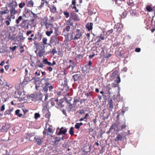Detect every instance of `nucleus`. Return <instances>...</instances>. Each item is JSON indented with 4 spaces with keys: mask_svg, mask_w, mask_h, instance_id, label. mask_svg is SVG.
<instances>
[{
    "mask_svg": "<svg viewBox=\"0 0 155 155\" xmlns=\"http://www.w3.org/2000/svg\"><path fill=\"white\" fill-rule=\"evenodd\" d=\"M8 5L9 7L11 8L10 9L11 16H13L15 14L18 13V11L15 9V8L17 7L18 5L16 1L12 0V2L9 3L8 4Z\"/></svg>",
    "mask_w": 155,
    "mask_h": 155,
    "instance_id": "obj_1",
    "label": "nucleus"
},
{
    "mask_svg": "<svg viewBox=\"0 0 155 155\" xmlns=\"http://www.w3.org/2000/svg\"><path fill=\"white\" fill-rule=\"evenodd\" d=\"M10 127V126L8 124L3 123L0 125V131L7 132Z\"/></svg>",
    "mask_w": 155,
    "mask_h": 155,
    "instance_id": "obj_2",
    "label": "nucleus"
},
{
    "mask_svg": "<svg viewBox=\"0 0 155 155\" xmlns=\"http://www.w3.org/2000/svg\"><path fill=\"white\" fill-rule=\"evenodd\" d=\"M76 32L73 38H72V39H73L75 41L78 39H80L82 38V35L83 32L80 29H77L76 30Z\"/></svg>",
    "mask_w": 155,
    "mask_h": 155,
    "instance_id": "obj_3",
    "label": "nucleus"
},
{
    "mask_svg": "<svg viewBox=\"0 0 155 155\" xmlns=\"http://www.w3.org/2000/svg\"><path fill=\"white\" fill-rule=\"evenodd\" d=\"M123 28V25L121 23H118L116 24L114 27V31L119 33L122 31Z\"/></svg>",
    "mask_w": 155,
    "mask_h": 155,
    "instance_id": "obj_4",
    "label": "nucleus"
},
{
    "mask_svg": "<svg viewBox=\"0 0 155 155\" xmlns=\"http://www.w3.org/2000/svg\"><path fill=\"white\" fill-rule=\"evenodd\" d=\"M50 85V84L49 82L45 83V86L43 87V90L44 91L47 92L48 91V88L50 91L53 88V86L51 85L49 86Z\"/></svg>",
    "mask_w": 155,
    "mask_h": 155,
    "instance_id": "obj_5",
    "label": "nucleus"
},
{
    "mask_svg": "<svg viewBox=\"0 0 155 155\" xmlns=\"http://www.w3.org/2000/svg\"><path fill=\"white\" fill-rule=\"evenodd\" d=\"M30 15V10L27 8H25L23 12L22 16L23 17L28 18Z\"/></svg>",
    "mask_w": 155,
    "mask_h": 155,
    "instance_id": "obj_6",
    "label": "nucleus"
},
{
    "mask_svg": "<svg viewBox=\"0 0 155 155\" xmlns=\"http://www.w3.org/2000/svg\"><path fill=\"white\" fill-rule=\"evenodd\" d=\"M70 18L76 21H79L80 20L78 15L74 12L71 13V16Z\"/></svg>",
    "mask_w": 155,
    "mask_h": 155,
    "instance_id": "obj_7",
    "label": "nucleus"
},
{
    "mask_svg": "<svg viewBox=\"0 0 155 155\" xmlns=\"http://www.w3.org/2000/svg\"><path fill=\"white\" fill-rule=\"evenodd\" d=\"M114 130V131H115L116 133L119 131V129L118 126L116 124H113L110 128V130Z\"/></svg>",
    "mask_w": 155,
    "mask_h": 155,
    "instance_id": "obj_8",
    "label": "nucleus"
},
{
    "mask_svg": "<svg viewBox=\"0 0 155 155\" xmlns=\"http://www.w3.org/2000/svg\"><path fill=\"white\" fill-rule=\"evenodd\" d=\"M114 103L111 98L108 99L107 105L108 106L109 108L111 111H112L114 108Z\"/></svg>",
    "mask_w": 155,
    "mask_h": 155,
    "instance_id": "obj_9",
    "label": "nucleus"
},
{
    "mask_svg": "<svg viewBox=\"0 0 155 155\" xmlns=\"http://www.w3.org/2000/svg\"><path fill=\"white\" fill-rule=\"evenodd\" d=\"M34 139L35 140L37 144L39 145H41L43 142V138H40L38 137H34Z\"/></svg>",
    "mask_w": 155,
    "mask_h": 155,
    "instance_id": "obj_10",
    "label": "nucleus"
},
{
    "mask_svg": "<svg viewBox=\"0 0 155 155\" xmlns=\"http://www.w3.org/2000/svg\"><path fill=\"white\" fill-rule=\"evenodd\" d=\"M47 20H46L45 22V26L46 27V28L47 29H48L49 28H50V30H51V29H52V28L54 27V25L53 24L51 23V22H48L47 21Z\"/></svg>",
    "mask_w": 155,
    "mask_h": 155,
    "instance_id": "obj_11",
    "label": "nucleus"
},
{
    "mask_svg": "<svg viewBox=\"0 0 155 155\" xmlns=\"http://www.w3.org/2000/svg\"><path fill=\"white\" fill-rule=\"evenodd\" d=\"M67 132V129L65 128L61 127L60 129L59 132L57 134L58 135L61 134H65Z\"/></svg>",
    "mask_w": 155,
    "mask_h": 155,
    "instance_id": "obj_12",
    "label": "nucleus"
},
{
    "mask_svg": "<svg viewBox=\"0 0 155 155\" xmlns=\"http://www.w3.org/2000/svg\"><path fill=\"white\" fill-rule=\"evenodd\" d=\"M27 20H24L21 22L20 24V26H21V28H28V23L27 22Z\"/></svg>",
    "mask_w": 155,
    "mask_h": 155,
    "instance_id": "obj_13",
    "label": "nucleus"
},
{
    "mask_svg": "<svg viewBox=\"0 0 155 155\" xmlns=\"http://www.w3.org/2000/svg\"><path fill=\"white\" fill-rule=\"evenodd\" d=\"M48 7L50 8V11L51 13L54 14L57 12V8L54 5H53L50 7V5H48Z\"/></svg>",
    "mask_w": 155,
    "mask_h": 155,
    "instance_id": "obj_14",
    "label": "nucleus"
},
{
    "mask_svg": "<svg viewBox=\"0 0 155 155\" xmlns=\"http://www.w3.org/2000/svg\"><path fill=\"white\" fill-rule=\"evenodd\" d=\"M51 39L52 42H54L55 44H58L59 42V39L56 36L53 35L52 36Z\"/></svg>",
    "mask_w": 155,
    "mask_h": 155,
    "instance_id": "obj_15",
    "label": "nucleus"
},
{
    "mask_svg": "<svg viewBox=\"0 0 155 155\" xmlns=\"http://www.w3.org/2000/svg\"><path fill=\"white\" fill-rule=\"evenodd\" d=\"M43 47L44 48L46 46L50 45L49 44H48L47 43L48 39L46 37H43L42 38Z\"/></svg>",
    "mask_w": 155,
    "mask_h": 155,
    "instance_id": "obj_16",
    "label": "nucleus"
},
{
    "mask_svg": "<svg viewBox=\"0 0 155 155\" xmlns=\"http://www.w3.org/2000/svg\"><path fill=\"white\" fill-rule=\"evenodd\" d=\"M118 73L117 70H115L110 75V79H113L115 78V76L117 75Z\"/></svg>",
    "mask_w": 155,
    "mask_h": 155,
    "instance_id": "obj_17",
    "label": "nucleus"
},
{
    "mask_svg": "<svg viewBox=\"0 0 155 155\" xmlns=\"http://www.w3.org/2000/svg\"><path fill=\"white\" fill-rule=\"evenodd\" d=\"M93 25V23H88L86 25V27L88 31H90L92 29Z\"/></svg>",
    "mask_w": 155,
    "mask_h": 155,
    "instance_id": "obj_18",
    "label": "nucleus"
},
{
    "mask_svg": "<svg viewBox=\"0 0 155 155\" xmlns=\"http://www.w3.org/2000/svg\"><path fill=\"white\" fill-rule=\"evenodd\" d=\"M55 101L56 102V104L57 105V107H63V106L62 102V101L61 100H60L58 101V99H56L55 100Z\"/></svg>",
    "mask_w": 155,
    "mask_h": 155,
    "instance_id": "obj_19",
    "label": "nucleus"
},
{
    "mask_svg": "<svg viewBox=\"0 0 155 155\" xmlns=\"http://www.w3.org/2000/svg\"><path fill=\"white\" fill-rule=\"evenodd\" d=\"M69 63H71V64L69 65L67 67V68H70L71 67L72 69H73L74 68L75 66V63L74 62H73L72 60H70L69 61Z\"/></svg>",
    "mask_w": 155,
    "mask_h": 155,
    "instance_id": "obj_20",
    "label": "nucleus"
},
{
    "mask_svg": "<svg viewBox=\"0 0 155 155\" xmlns=\"http://www.w3.org/2000/svg\"><path fill=\"white\" fill-rule=\"evenodd\" d=\"M34 5V2L32 0H30L28 1L26 3V5L27 6L29 7H33Z\"/></svg>",
    "mask_w": 155,
    "mask_h": 155,
    "instance_id": "obj_21",
    "label": "nucleus"
},
{
    "mask_svg": "<svg viewBox=\"0 0 155 155\" xmlns=\"http://www.w3.org/2000/svg\"><path fill=\"white\" fill-rule=\"evenodd\" d=\"M45 48L43 47L39 51L38 55L39 57H41L43 56L44 53L45 52Z\"/></svg>",
    "mask_w": 155,
    "mask_h": 155,
    "instance_id": "obj_22",
    "label": "nucleus"
},
{
    "mask_svg": "<svg viewBox=\"0 0 155 155\" xmlns=\"http://www.w3.org/2000/svg\"><path fill=\"white\" fill-rule=\"evenodd\" d=\"M66 25H68L73 27V23L72 19L70 18L66 21Z\"/></svg>",
    "mask_w": 155,
    "mask_h": 155,
    "instance_id": "obj_23",
    "label": "nucleus"
},
{
    "mask_svg": "<svg viewBox=\"0 0 155 155\" xmlns=\"http://www.w3.org/2000/svg\"><path fill=\"white\" fill-rule=\"evenodd\" d=\"M31 15H32V17L34 18L33 19H32L31 21H33L35 20L38 18V16L37 14H35L33 12H31Z\"/></svg>",
    "mask_w": 155,
    "mask_h": 155,
    "instance_id": "obj_24",
    "label": "nucleus"
},
{
    "mask_svg": "<svg viewBox=\"0 0 155 155\" xmlns=\"http://www.w3.org/2000/svg\"><path fill=\"white\" fill-rule=\"evenodd\" d=\"M73 78L74 79V81H77L80 78V76L79 74H75L72 76Z\"/></svg>",
    "mask_w": 155,
    "mask_h": 155,
    "instance_id": "obj_25",
    "label": "nucleus"
},
{
    "mask_svg": "<svg viewBox=\"0 0 155 155\" xmlns=\"http://www.w3.org/2000/svg\"><path fill=\"white\" fill-rule=\"evenodd\" d=\"M20 110L19 109L17 110L15 112V114L19 117H21L22 116V114L20 113Z\"/></svg>",
    "mask_w": 155,
    "mask_h": 155,
    "instance_id": "obj_26",
    "label": "nucleus"
},
{
    "mask_svg": "<svg viewBox=\"0 0 155 155\" xmlns=\"http://www.w3.org/2000/svg\"><path fill=\"white\" fill-rule=\"evenodd\" d=\"M54 143L55 145H57L58 143L61 140L60 138L58 137H56L54 138Z\"/></svg>",
    "mask_w": 155,
    "mask_h": 155,
    "instance_id": "obj_27",
    "label": "nucleus"
},
{
    "mask_svg": "<svg viewBox=\"0 0 155 155\" xmlns=\"http://www.w3.org/2000/svg\"><path fill=\"white\" fill-rule=\"evenodd\" d=\"M123 137L120 134H119L117 136L116 138L115 139L116 141H118L119 140H121L122 139Z\"/></svg>",
    "mask_w": 155,
    "mask_h": 155,
    "instance_id": "obj_28",
    "label": "nucleus"
},
{
    "mask_svg": "<svg viewBox=\"0 0 155 155\" xmlns=\"http://www.w3.org/2000/svg\"><path fill=\"white\" fill-rule=\"evenodd\" d=\"M22 19V17L21 16H20L15 21L17 24H18L21 21Z\"/></svg>",
    "mask_w": 155,
    "mask_h": 155,
    "instance_id": "obj_29",
    "label": "nucleus"
},
{
    "mask_svg": "<svg viewBox=\"0 0 155 155\" xmlns=\"http://www.w3.org/2000/svg\"><path fill=\"white\" fill-rule=\"evenodd\" d=\"M50 30V31H47L46 32V34L48 36H50L51 34L53 33L52 29H51V30Z\"/></svg>",
    "mask_w": 155,
    "mask_h": 155,
    "instance_id": "obj_30",
    "label": "nucleus"
},
{
    "mask_svg": "<svg viewBox=\"0 0 155 155\" xmlns=\"http://www.w3.org/2000/svg\"><path fill=\"white\" fill-rule=\"evenodd\" d=\"M14 109V108H12L8 110H7L5 111V113L6 114H8V115L11 114V112L13 111Z\"/></svg>",
    "mask_w": 155,
    "mask_h": 155,
    "instance_id": "obj_31",
    "label": "nucleus"
},
{
    "mask_svg": "<svg viewBox=\"0 0 155 155\" xmlns=\"http://www.w3.org/2000/svg\"><path fill=\"white\" fill-rule=\"evenodd\" d=\"M73 108V105L71 104H69L68 105V107L67 108L68 111L70 112L72 110V109Z\"/></svg>",
    "mask_w": 155,
    "mask_h": 155,
    "instance_id": "obj_32",
    "label": "nucleus"
},
{
    "mask_svg": "<svg viewBox=\"0 0 155 155\" xmlns=\"http://www.w3.org/2000/svg\"><path fill=\"white\" fill-rule=\"evenodd\" d=\"M25 4L24 2H21L19 4L18 6L20 8H22L25 5Z\"/></svg>",
    "mask_w": 155,
    "mask_h": 155,
    "instance_id": "obj_33",
    "label": "nucleus"
},
{
    "mask_svg": "<svg viewBox=\"0 0 155 155\" xmlns=\"http://www.w3.org/2000/svg\"><path fill=\"white\" fill-rule=\"evenodd\" d=\"M45 4V0H41V5L38 7V8L40 9H41L43 7Z\"/></svg>",
    "mask_w": 155,
    "mask_h": 155,
    "instance_id": "obj_34",
    "label": "nucleus"
},
{
    "mask_svg": "<svg viewBox=\"0 0 155 155\" xmlns=\"http://www.w3.org/2000/svg\"><path fill=\"white\" fill-rule=\"evenodd\" d=\"M110 85L109 84L107 85L106 87V90L108 92L109 94L110 95L111 94L110 92V90L111 89V87L110 86Z\"/></svg>",
    "mask_w": 155,
    "mask_h": 155,
    "instance_id": "obj_35",
    "label": "nucleus"
},
{
    "mask_svg": "<svg viewBox=\"0 0 155 155\" xmlns=\"http://www.w3.org/2000/svg\"><path fill=\"white\" fill-rule=\"evenodd\" d=\"M69 133L71 135H72L74 134V131L73 127H71L70 128V130L69 131Z\"/></svg>",
    "mask_w": 155,
    "mask_h": 155,
    "instance_id": "obj_36",
    "label": "nucleus"
},
{
    "mask_svg": "<svg viewBox=\"0 0 155 155\" xmlns=\"http://www.w3.org/2000/svg\"><path fill=\"white\" fill-rule=\"evenodd\" d=\"M124 1V0H116L115 3L118 5H120L122 3V2Z\"/></svg>",
    "mask_w": 155,
    "mask_h": 155,
    "instance_id": "obj_37",
    "label": "nucleus"
},
{
    "mask_svg": "<svg viewBox=\"0 0 155 155\" xmlns=\"http://www.w3.org/2000/svg\"><path fill=\"white\" fill-rule=\"evenodd\" d=\"M70 29V26L67 25V26H66L65 28H64L63 30L64 31H66L67 32L69 31Z\"/></svg>",
    "mask_w": 155,
    "mask_h": 155,
    "instance_id": "obj_38",
    "label": "nucleus"
},
{
    "mask_svg": "<svg viewBox=\"0 0 155 155\" xmlns=\"http://www.w3.org/2000/svg\"><path fill=\"white\" fill-rule=\"evenodd\" d=\"M64 14L66 18H68L69 16V13L67 11H64Z\"/></svg>",
    "mask_w": 155,
    "mask_h": 155,
    "instance_id": "obj_39",
    "label": "nucleus"
},
{
    "mask_svg": "<svg viewBox=\"0 0 155 155\" xmlns=\"http://www.w3.org/2000/svg\"><path fill=\"white\" fill-rule=\"evenodd\" d=\"M146 9L147 10L148 12H151L153 10L152 8L149 5H147L146 7Z\"/></svg>",
    "mask_w": 155,
    "mask_h": 155,
    "instance_id": "obj_40",
    "label": "nucleus"
},
{
    "mask_svg": "<svg viewBox=\"0 0 155 155\" xmlns=\"http://www.w3.org/2000/svg\"><path fill=\"white\" fill-rule=\"evenodd\" d=\"M127 127V125L126 122L124 123L122 125L121 127V130H123L126 128Z\"/></svg>",
    "mask_w": 155,
    "mask_h": 155,
    "instance_id": "obj_41",
    "label": "nucleus"
},
{
    "mask_svg": "<svg viewBox=\"0 0 155 155\" xmlns=\"http://www.w3.org/2000/svg\"><path fill=\"white\" fill-rule=\"evenodd\" d=\"M51 53L53 55H54V54L57 53V51L55 48L53 49L51 51Z\"/></svg>",
    "mask_w": 155,
    "mask_h": 155,
    "instance_id": "obj_42",
    "label": "nucleus"
},
{
    "mask_svg": "<svg viewBox=\"0 0 155 155\" xmlns=\"http://www.w3.org/2000/svg\"><path fill=\"white\" fill-rule=\"evenodd\" d=\"M115 81H116V82L118 84L120 82V78L119 76H118L117 77Z\"/></svg>",
    "mask_w": 155,
    "mask_h": 155,
    "instance_id": "obj_43",
    "label": "nucleus"
},
{
    "mask_svg": "<svg viewBox=\"0 0 155 155\" xmlns=\"http://www.w3.org/2000/svg\"><path fill=\"white\" fill-rule=\"evenodd\" d=\"M9 11L7 9L5 10L4 11H2L1 12V14L2 15H3V14H5L7 13H9Z\"/></svg>",
    "mask_w": 155,
    "mask_h": 155,
    "instance_id": "obj_44",
    "label": "nucleus"
},
{
    "mask_svg": "<svg viewBox=\"0 0 155 155\" xmlns=\"http://www.w3.org/2000/svg\"><path fill=\"white\" fill-rule=\"evenodd\" d=\"M40 117V115L39 113H35V119H37L39 117Z\"/></svg>",
    "mask_w": 155,
    "mask_h": 155,
    "instance_id": "obj_45",
    "label": "nucleus"
},
{
    "mask_svg": "<svg viewBox=\"0 0 155 155\" xmlns=\"http://www.w3.org/2000/svg\"><path fill=\"white\" fill-rule=\"evenodd\" d=\"M91 64H92L91 62V61H89L88 64H87V65H85V66L86 67H88L89 68H90Z\"/></svg>",
    "mask_w": 155,
    "mask_h": 155,
    "instance_id": "obj_46",
    "label": "nucleus"
},
{
    "mask_svg": "<svg viewBox=\"0 0 155 155\" xmlns=\"http://www.w3.org/2000/svg\"><path fill=\"white\" fill-rule=\"evenodd\" d=\"M50 22L53 23V22L55 21V20L54 19V16H50Z\"/></svg>",
    "mask_w": 155,
    "mask_h": 155,
    "instance_id": "obj_47",
    "label": "nucleus"
},
{
    "mask_svg": "<svg viewBox=\"0 0 155 155\" xmlns=\"http://www.w3.org/2000/svg\"><path fill=\"white\" fill-rule=\"evenodd\" d=\"M18 46H14V47H10V49H11L12 51H15L16 48H18Z\"/></svg>",
    "mask_w": 155,
    "mask_h": 155,
    "instance_id": "obj_48",
    "label": "nucleus"
},
{
    "mask_svg": "<svg viewBox=\"0 0 155 155\" xmlns=\"http://www.w3.org/2000/svg\"><path fill=\"white\" fill-rule=\"evenodd\" d=\"M48 61L47 59H44L43 60V63L45 64H47Z\"/></svg>",
    "mask_w": 155,
    "mask_h": 155,
    "instance_id": "obj_49",
    "label": "nucleus"
},
{
    "mask_svg": "<svg viewBox=\"0 0 155 155\" xmlns=\"http://www.w3.org/2000/svg\"><path fill=\"white\" fill-rule=\"evenodd\" d=\"M39 64L37 65V66L38 67L40 68H42L44 66V65L42 63L40 62Z\"/></svg>",
    "mask_w": 155,
    "mask_h": 155,
    "instance_id": "obj_50",
    "label": "nucleus"
},
{
    "mask_svg": "<svg viewBox=\"0 0 155 155\" xmlns=\"http://www.w3.org/2000/svg\"><path fill=\"white\" fill-rule=\"evenodd\" d=\"M80 126L79 125L78 123H76L75 125V128L78 130L80 127Z\"/></svg>",
    "mask_w": 155,
    "mask_h": 155,
    "instance_id": "obj_51",
    "label": "nucleus"
},
{
    "mask_svg": "<svg viewBox=\"0 0 155 155\" xmlns=\"http://www.w3.org/2000/svg\"><path fill=\"white\" fill-rule=\"evenodd\" d=\"M72 8L73 9H74V10H75L76 12H79V10L76 7V5L72 7Z\"/></svg>",
    "mask_w": 155,
    "mask_h": 155,
    "instance_id": "obj_52",
    "label": "nucleus"
},
{
    "mask_svg": "<svg viewBox=\"0 0 155 155\" xmlns=\"http://www.w3.org/2000/svg\"><path fill=\"white\" fill-rule=\"evenodd\" d=\"M85 113V111L83 109H82L80 110V112H79V114H82Z\"/></svg>",
    "mask_w": 155,
    "mask_h": 155,
    "instance_id": "obj_53",
    "label": "nucleus"
},
{
    "mask_svg": "<svg viewBox=\"0 0 155 155\" xmlns=\"http://www.w3.org/2000/svg\"><path fill=\"white\" fill-rule=\"evenodd\" d=\"M98 38H100L101 40L104 39V36H102V34H101L100 36H98Z\"/></svg>",
    "mask_w": 155,
    "mask_h": 155,
    "instance_id": "obj_54",
    "label": "nucleus"
},
{
    "mask_svg": "<svg viewBox=\"0 0 155 155\" xmlns=\"http://www.w3.org/2000/svg\"><path fill=\"white\" fill-rule=\"evenodd\" d=\"M5 110V105L3 104L0 108V110L1 111H3Z\"/></svg>",
    "mask_w": 155,
    "mask_h": 155,
    "instance_id": "obj_55",
    "label": "nucleus"
},
{
    "mask_svg": "<svg viewBox=\"0 0 155 155\" xmlns=\"http://www.w3.org/2000/svg\"><path fill=\"white\" fill-rule=\"evenodd\" d=\"M46 68L50 72L51 71L53 70L52 68L51 67H47Z\"/></svg>",
    "mask_w": 155,
    "mask_h": 155,
    "instance_id": "obj_56",
    "label": "nucleus"
},
{
    "mask_svg": "<svg viewBox=\"0 0 155 155\" xmlns=\"http://www.w3.org/2000/svg\"><path fill=\"white\" fill-rule=\"evenodd\" d=\"M47 131L48 132H49L50 133H53L52 131V129L50 127H48V129H47Z\"/></svg>",
    "mask_w": 155,
    "mask_h": 155,
    "instance_id": "obj_57",
    "label": "nucleus"
},
{
    "mask_svg": "<svg viewBox=\"0 0 155 155\" xmlns=\"http://www.w3.org/2000/svg\"><path fill=\"white\" fill-rule=\"evenodd\" d=\"M76 0H73L72 2V5L74 6L76 5Z\"/></svg>",
    "mask_w": 155,
    "mask_h": 155,
    "instance_id": "obj_58",
    "label": "nucleus"
},
{
    "mask_svg": "<svg viewBox=\"0 0 155 155\" xmlns=\"http://www.w3.org/2000/svg\"><path fill=\"white\" fill-rule=\"evenodd\" d=\"M32 32L31 30H29L27 31L26 32V35L28 36L29 34H31Z\"/></svg>",
    "mask_w": 155,
    "mask_h": 155,
    "instance_id": "obj_59",
    "label": "nucleus"
},
{
    "mask_svg": "<svg viewBox=\"0 0 155 155\" xmlns=\"http://www.w3.org/2000/svg\"><path fill=\"white\" fill-rule=\"evenodd\" d=\"M140 48H136L135 49V51L136 52H139L140 51Z\"/></svg>",
    "mask_w": 155,
    "mask_h": 155,
    "instance_id": "obj_60",
    "label": "nucleus"
},
{
    "mask_svg": "<svg viewBox=\"0 0 155 155\" xmlns=\"http://www.w3.org/2000/svg\"><path fill=\"white\" fill-rule=\"evenodd\" d=\"M35 74L37 76H40V71L39 70H38L37 71L35 72Z\"/></svg>",
    "mask_w": 155,
    "mask_h": 155,
    "instance_id": "obj_61",
    "label": "nucleus"
},
{
    "mask_svg": "<svg viewBox=\"0 0 155 155\" xmlns=\"http://www.w3.org/2000/svg\"><path fill=\"white\" fill-rule=\"evenodd\" d=\"M12 16H11V15H10V16L9 15H8L6 18V19H7L8 20L10 21H11V17Z\"/></svg>",
    "mask_w": 155,
    "mask_h": 155,
    "instance_id": "obj_62",
    "label": "nucleus"
},
{
    "mask_svg": "<svg viewBox=\"0 0 155 155\" xmlns=\"http://www.w3.org/2000/svg\"><path fill=\"white\" fill-rule=\"evenodd\" d=\"M18 99L19 101H23L24 100V98H22V97H18Z\"/></svg>",
    "mask_w": 155,
    "mask_h": 155,
    "instance_id": "obj_63",
    "label": "nucleus"
},
{
    "mask_svg": "<svg viewBox=\"0 0 155 155\" xmlns=\"http://www.w3.org/2000/svg\"><path fill=\"white\" fill-rule=\"evenodd\" d=\"M86 100V99H81L80 101V104H81L83 103Z\"/></svg>",
    "mask_w": 155,
    "mask_h": 155,
    "instance_id": "obj_64",
    "label": "nucleus"
}]
</instances>
